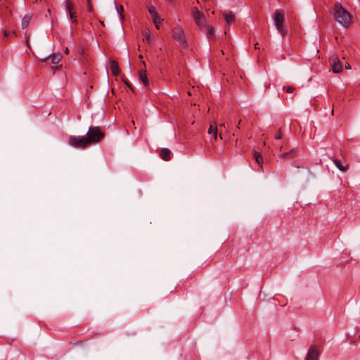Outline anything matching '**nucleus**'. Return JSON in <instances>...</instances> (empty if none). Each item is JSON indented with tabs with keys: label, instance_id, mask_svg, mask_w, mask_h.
<instances>
[{
	"label": "nucleus",
	"instance_id": "34",
	"mask_svg": "<svg viewBox=\"0 0 360 360\" xmlns=\"http://www.w3.org/2000/svg\"><path fill=\"white\" fill-rule=\"evenodd\" d=\"M65 53L66 54H68V53H69V49H68V48H66V49H65Z\"/></svg>",
	"mask_w": 360,
	"mask_h": 360
},
{
	"label": "nucleus",
	"instance_id": "4",
	"mask_svg": "<svg viewBox=\"0 0 360 360\" xmlns=\"http://www.w3.org/2000/svg\"><path fill=\"white\" fill-rule=\"evenodd\" d=\"M284 19L283 12L279 10H276L274 15V20L277 30L279 32V33L281 34L283 37H284L286 33V30L284 29L283 25Z\"/></svg>",
	"mask_w": 360,
	"mask_h": 360
},
{
	"label": "nucleus",
	"instance_id": "27",
	"mask_svg": "<svg viewBox=\"0 0 360 360\" xmlns=\"http://www.w3.org/2000/svg\"><path fill=\"white\" fill-rule=\"evenodd\" d=\"M86 4H87L86 9H87L88 12L91 13L93 11V7L91 4V0H86Z\"/></svg>",
	"mask_w": 360,
	"mask_h": 360
},
{
	"label": "nucleus",
	"instance_id": "12",
	"mask_svg": "<svg viewBox=\"0 0 360 360\" xmlns=\"http://www.w3.org/2000/svg\"><path fill=\"white\" fill-rule=\"evenodd\" d=\"M110 66L112 73L115 76L117 75L120 72V68H119L118 63L115 60H110Z\"/></svg>",
	"mask_w": 360,
	"mask_h": 360
},
{
	"label": "nucleus",
	"instance_id": "32",
	"mask_svg": "<svg viewBox=\"0 0 360 360\" xmlns=\"http://www.w3.org/2000/svg\"><path fill=\"white\" fill-rule=\"evenodd\" d=\"M255 48L256 49H260V47H259V44H258V43H256V44H255Z\"/></svg>",
	"mask_w": 360,
	"mask_h": 360
},
{
	"label": "nucleus",
	"instance_id": "21",
	"mask_svg": "<svg viewBox=\"0 0 360 360\" xmlns=\"http://www.w3.org/2000/svg\"><path fill=\"white\" fill-rule=\"evenodd\" d=\"M69 17H70V20H72V23L76 24V25L78 23L77 15V13L75 11H71L69 13Z\"/></svg>",
	"mask_w": 360,
	"mask_h": 360
},
{
	"label": "nucleus",
	"instance_id": "16",
	"mask_svg": "<svg viewBox=\"0 0 360 360\" xmlns=\"http://www.w3.org/2000/svg\"><path fill=\"white\" fill-rule=\"evenodd\" d=\"M217 127L216 124H210L209 129H208V134H212L214 139H216L217 137Z\"/></svg>",
	"mask_w": 360,
	"mask_h": 360
},
{
	"label": "nucleus",
	"instance_id": "36",
	"mask_svg": "<svg viewBox=\"0 0 360 360\" xmlns=\"http://www.w3.org/2000/svg\"><path fill=\"white\" fill-rule=\"evenodd\" d=\"M12 34H13V36H16V34H15V32L14 31L12 32Z\"/></svg>",
	"mask_w": 360,
	"mask_h": 360
},
{
	"label": "nucleus",
	"instance_id": "19",
	"mask_svg": "<svg viewBox=\"0 0 360 360\" xmlns=\"http://www.w3.org/2000/svg\"><path fill=\"white\" fill-rule=\"evenodd\" d=\"M65 4L66 11L68 12V13H70L71 11H74L75 5L72 2L70 1H66Z\"/></svg>",
	"mask_w": 360,
	"mask_h": 360
},
{
	"label": "nucleus",
	"instance_id": "29",
	"mask_svg": "<svg viewBox=\"0 0 360 360\" xmlns=\"http://www.w3.org/2000/svg\"><path fill=\"white\" fill-rule=\"evenodd\" d=\"M274 138L276 139H281L282 138L281 130H278V132L274 135Z\"/></svg>",
	"mask_w": 360,
	"mask_h": 360
},
{
	"label": "nucleus",
	"instance_id": "25",
	"mask_svg": "<svg viewBox=\"0 0 360 360\" xmlns=\"http://www.w3.org/2000/svg\"><path fill=\"white\" fill-rule=\"evenodd\" d=\"M152 18L154 24H160L163 21V19L159 15H155Z\"/></svg>",
	"mask_w": 360,
	"mask_h": 360
},
{
	"label": "nucleus",
	"instance_id": "18",
	"mask_svg": "<svg viewBox=\"0 0 360 360\" xmlns=\"http://www.w3.org/2000/svg\"><path fill=\"white\" fill-rule=\"evenodd\" d=\"M254 158L259 165H262L263 163V158L259 152L255 151ZM261 169H263L262 165H261Z\"/></svg>",
	"mask_w": 360,
	"mask_h": 360
},
{
	"label": "nucleus",
	"instance_id": "13",
	"mask_svg": "<svg viewBox=\"0 0 360 360\" xmlns=\"http://www.w3.org/2000/svg\"><path fill=\"white\" fill-rule=\"evenodd\" d=\"M139 79L144 84L145 86L149 85V81L148 79L146 71H143V70L140 71Z\"/></svg>",
	"mask_w": 360,
	"mask_h": 360
},
{
	"label": "nucleus",
	"instance_id": "7",
	"mask_svg": "<svg viewBox=\"0 0 360 360\" xmlns=\"http://www.w3.org/2000/svg\"><path fill=\"white\" fill-rule=\"evenodd\" d=\"M333 71L335 73H340L342 71V67L339 58L336 55H333L329 59Z\"/></svg>",
	"mask_w": 360,
	"mask_h": 360
},
{
	"label": "nucleus",
	"instance_id": "28",
	"mask_svg": "<svg viewBox=\"0 0 360 360\" xmlns=\"http://www.w3.org/2000/svg\"><path fill=\"white\" fill-rule=\"evenodd\" d=\"M123 81H124V84L127 86V87H129L130 89L134 91L132 84L129 82V81L128 79H123Z\"/></svg>",
	"mask_w": 360,
	"mask_h": 360
},
{
	"label": "nucleus",
	"instance_id": "17",
	"mask_svg": "<svg viewBox=\"0 0 360 360\" xmlns=\"http://www.w3.org/2000/svg\"><path fill=\"white\" fill-rule=\"evenodd\" d=\"M224 18L227 24H231L232 22H233L235 15L233 12L229 11L225 14Z\"/></svg>",
	"mask_w": 360,
	"mask_h": 360
},
{
	"label": "nucleus",
	"instance_id": "14",
	"mask_svg": "<svg viewBox=\"0 0 360 360\" xmlns=\"http://www.w3.org/2000/svg\"><path fill=\"white\" fill-rule=\"evenodd\" d=\"M51 63L53 65H57L59 63L62 59V56L60 53H55L50 56Z\"/></svg>",
	"mask_w": 360,
	"mask_h": 360
},
{
	"label": "nucleus",
	"instance_id": "2",
	"mask_svg": "<svg viewBox=\"0 0 360 360\" xmlns=\"http://www.w3.org/2000/svg\"><path fill=\"white\" fill-rule=\"evenodd\" d=\"M89 146L99 142L104 138V134L100 127H90L86 136Z\"/></svg>",
	"mask_w": 360,
	"mask_h": 360
},
{
	"label": "nucleus",
	"instance_id": "1",
	"mask_svg": "<svg viewBox=\"0 0 360 360\" xmlns=\"http://www.w3.org/2000/svg\"><path fill=\"white\" fill-rule=\"evenodd\" d=\"M333 15L336 22L344 27H347L351 23L352 16L350 13L339 2H336L334 5Z\"/></svg>",
	"mask_w": 360,
	"mask_h": 360
},
{
	"label": "nucleus",
	"instance_id": "31",
	"mask_svg": "<svg viewBox=\"0 0 360 360\" xmlns=\"http://www.w3.org/2000/svg\"><path fill=\"white\" fill-rule=\"evenodd\" d=\"M345 68H346L347 69H351V66H350V65H349L348 63H347L345 64Z\"/></svg>",
	"mask_w": 360,
	"mask_h": 360
},
{
	"label": "nucleus",
	"instance_id": "10",
	"mask_svg": "<svg viewBox=\"0 0 360 360\" xmlns=\"http://www.w3.org/2000/svg\"><path fill=\"white\" fill-rule=\"evenodd\" d=\"M296 155L297 150L295 148H293L290 150L289 152L280 154L278 157L283 159H292L295 158Z\"/></svg>",
	"mask_w": 360,
	"mask_h": 360
},
{
	"label": "nucleus",
	"instance_id": "38",
	"mask_svg": "<svg viewBox=\"0 0 360 360\" xmlns=\"http://www.w3.org/2000/svg\"><path fill=\"white\" fill-rule=\"evenodd\" d=\"M170 2H172L174 0H169Z\"/></svg>",
	"mask_w": 360,
	"mask_h": 360
},
{
	"label": "nucleus",
	"instance_id": "5",
	"mask_svg": "<svg viewBox=\"0 0 360 360\" xmlns=\"http://www.w3.org/2000/svg\"><path fill=\"white\" fill-rule=\"evenodd\" d=\"M171 35L179 46H186L187 43L185 39L184 32L180 27H174L171 32Z\"/></svg>",
	"mask_w": 360,
	"mask_h": 360
},
{
	"label": "nucleus",
	"instance_id": "20",
	"mask_svg": "<svg viewBox=\"0 0 360 360\" xmlns=\"http://www.w3.org/2000/svg\"><path fill=\"white\" fill-rule=\"evenodd\" d=\"M143 37L149 44H153L155 41V37L153 35H151L149 32H144Z\"/></svg>",
	"mask_w": 360,
	"mask_h": 360
},
{
	"label": "nucleus",
	"instance_id": "3",
	"mask_svg": "<svg viewBox=\"0 0 360 360\" xmlns=\"http://www.w3.org/2000/svg\"><path fill=\"white\" fill-rule=\"evenodd\" d=\"M68 144L75 148L84 149L89 146L85 136H70L68 137Z\"/></svg>",
	"mask_w": 360,
	"mask_h": 360
},
{
	"label": "nucleus",
	"instance_id": "26",
	"mask_svg": "<svg viewBox=\"0 0 360 360\" xmlns=\"http://www.w3.org/2000/svg\"><path fill=\"white\" fill-rule=\"evenodd\" d=\"M283 90L288 94H292L295 91V87L292 86H284Z\"/></svg>",
	"mask_w": 360,
	"mask_h": 360
},
{
	"label": "nucleus",
	"instance_id": "33",
	"mask_svg": "<svg viewBox=\"0 0 360 360\" xmlns=\"http://www.w3.org/2000/svg\"><path fill=\"white\" fill-rule=\"evenodd\" d=\"M160 24H155L156 29H158V30L160 29Z\"/></svg>",
	"mask_w": 360,
	"mask_h": 360
},
{
	"label": "nucleus",
	"instance_id": "24",
	"mask_svg": "<svg viewBox=\"0 0 360 360\" xmlns=\"http://www.w3.org/2000/svg\"><path fill=\"white\" fill-rule=\"evenodd\" d=\"M115 7H116V9H117V11L118 13V14L120 15V19L121 20H123L124 19V15H123V11H124V8H123V6H118L116 4H115Z\"/></svg>",
	"mask_w": 360,
	"mask_h": 360
},
{
	"label": "nucleus",
	"instance_id": "30",
	"mask_svg": "<svg viewBox=\"0 0 360 360\" xmlns=\"http://www.w3.org/2000/svg\"><path fill=\"white\" fill-rule=\"evenodd\" d=\"M4 34L5 37H9L10 34H11L10 32L9 31H6V30L4 31Z\"/></svg>",
	"mask_w": 360,
	"mask_h": 360
},
{
	"label": "nucleus",
	"instance_id": "6",
	"mask_svg": "<svg viewBox=\"0 0 360 360\" xmlns=\"http://www.w3.org/2000/svg\"><path fill=\"white\" fill-rule=\"evenodd\" d=\"M193 16L196 25L202 29L206 27V20L205 15L196 7L192 8Z\"/></svg>",
	"mask_w": 360,
	"mask_h": 360
},
{
	"label": "nucleus",
	"instance_id": "9",
	"mask_svg": "<svg viewBox=\"0 0 360 360\" xmlns=\"http://www.w3.org/2000/svg\"><path fill=\"white\" fill-rule=\"evenodd\" d=\"M330 158L332 160V161L333 162V163L335 164V165L337 167V168L339 170H340L342 172H345L347 170L348 165H347V164L343 165L340 160H338V158H336L335 157H331Z\"/></svg>",
	"mask_w": 360,
	"mask_h": 360
},
{
	"label": "nucleus",
	"instance_id": "22",
	"mask_svg": "<svg viewBox=\"0 0 360 360\" xmlns=\"http://www.w3.org/2000/svg\"><path fill=\"white\" fill-rule=\"evenodd\" d=\"M148 12H149L151 18H153L155 15H158V12L156 11V8L153 5H150L148 7Z\"/></svg>",
	"mask_w": 360,
	"mask_h": 360
},
{
	"label": "nucleus",
	"instance_id": "15",
	"mask_svg": "<svg viewBox=\"0 0 360 360\" xmlns=\"http://www.w3.org/2000/svg\"><path fill=\"white\" fill-rule=\"evenodd\" d=\"M31 18H32V15H30V14H26L22 19V22H21V24H22V27L24 29V28H26L28 27L29 24H30V20H31Z\"/></svg>",
	"mask_w": 360,
	"mask_h": 360
},
{
	"label": "nucleus",
	"instance_id": "23",
	"mask_svg": "<svg viewBox=\"0 0 360 360\" xmlns=\"http://www.w3.org/2000/svg\"><path fill=\"white\" fill-rule=\"evenodd\" d=\"M205 28L206 29V32L208 37H210L214 34V30L212 26L206 25Z\"/></svg>",
	"mask_w": 360,
	"mask_h": 360
},
{
	"label": "nucleus",
	"instance_id": "35",
	"mask_svg": "<svg viewBox=\"0 0 360 360\" xmlns=\"http://www.w3.org/2000/svg\"><path fill=\"white\" fill-rule=\"evenodd\" d=\"M220 127H225V124H224V123L221 124H220Z\"/></svg>",
	"mask_w": 360,
	"mask_h": 360
},
{
	"label": "nucleus",
	"instance_id": "37",
	"mask_svg": "<svg viewBox=\"0 0 360 360\" xmlns=\"http://www.w3.org/2000/svg\"><path fill=\"white\" fill-rule=\"evenodd\" d=\"M281 58L285 59V56L282 55Z\"/></svg>",
	"mask_w": 360,
	"mask_h": 360
},
{
	"label": "nucleus",
	"instance_id": "8",
	"mask_svg": "<svg viewBox=\"0 0 360 360\" xmlns=\"http://www.w3.org/2000/svg\"><path fill=\"white\" fill-rule=\"evenodd\" d=\"M320 352L316 346H311L308 350L305 360H319Z\"/></svg>",
	"mask_w": 360,
	"mask_h": 360
},
{
	"label": "nucleus",
	"instance_id": "11",
	"mask_svg": "<svg viewBox=\"0 0 360 360\" xmlns=\"http://www.w3.org/2000/svg\"><path fill=\"white\" fill-rule=\"evenodd\" d=\"M171 150L168 148H162L160 151V155L161 158L165 161L170 160Z\"/></svg>",
	"mask_w": 360,
	"mask_h": 360
}]
</instances>
